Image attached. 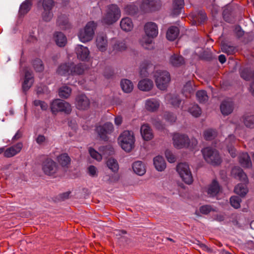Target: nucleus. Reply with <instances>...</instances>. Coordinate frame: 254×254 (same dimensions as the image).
Returning a JSON list of instances; mask_svg holds the SVG:
<instances>
[{
	"label": "nucleus",
	"mask_w": 254,
	"mask_h": 254,
	"mask_svg": "<svg viewBox=\"0 0 254 254\" xmlns=\"http://www.w3.org/2000/svg\"><path fill=\"white\" fill-rule=\"evenodd\" d=\"M165 116L166 119L171 123L175 122L176 120V117L172 114L167 113Z\"/></svg>",
	"instance_id": "61"
},
{
	"label": "nucleus",
	"mask_w": 254,
	"mask_h": 254,
	"mask_svg": "<svg viewBox=\"0 0 254 254\" xmlns=\"http://www.w3.org/2000/svg\"><path fill=\"white\" fill-rule=\"evenodd\" d=\"M57 161L62 167L68 168L70 164L71 159L67 153H64L57 156Z\"/></svg>",
	"instance_id": "20"
},
{
	"label": "nucleus",
	"mask_w": 254,
	"mask_h": 254,
	"mask_svg": "<svg viewBox=\"0 0 254 254\" xmlns=\"http://www.w3.org/2000/svg\"><path fill=\"white\" fill-rule=\"evenodd\" d=\"M71 68H72V63H64L58 67L57 71L61 75H71Z\"/></svg>",
	"instance_id": "22"
},
{
	"label": "nucleus",
	"mask_w": 254,
	"mask_h": 254,
	"mask_svg": "<svg viewBox=\"0 0 254 254\" xmlns=\"http://www.w3.org/2000/svg\"><path fill=\"white\" fill-rule=\"evenodd\" d=\"M140 10L143 12H149L159 10L162 5L160 0H138Z\"/></svg>",
	"instance_id": "9"
},
{
	"label": "nucleus",
	"mask_w": 254,
	"mask_h": 254,
	"mask_svg": "<svg viewBox=\"0 0 254 254\" xmlns=\"http://www.w3.org/2000/svg\"><path fill=\"white\" fill-rule=\"evenodd\" d=\"M114 129L112 123L107 122L103 125L97 126L95 130L100 138L104 140H107L108 139L107 135L111 134L113 131Z\"/></svg>",
	"instance_id": "12"
},
{
	"label": "nucleus",
	"mask_w": 254,
	"mask_h": 254,
	"mask_svg": "<svg viewBox=\"0 0 254 254\" xmlns=\"http://www.w3.org/2000/svg\"><path fill=\"white\" fill-rule=\"evenodd\" d=\"M140 133L144 140L148 141L153 137L152 129L148 124H144L140 128Z\"/></svg>",
	"instance_id": "19"
},
{
	"label": "nucleus",
	"mask_w": 254,
	"mask_h": 254,
	"mask_svg": "<svg viewBox=\"0 0 254 254\" xmlns=\"http://www.w3.org/2000/svg\"><path fill=\"white\" fill-rule=\"evenodd\" d=\"M217 132L216 130L212 129H208L205 130L203 133V136L206 140H211L213 139L217 135Z\"/></svg>",
	"instance_id": "45"
},
{
	"label": "nucleus",
	"mask_w": 254,
	"mask_h": 254,
	"mask_svg": "<svg viewBox=\"0 0 254 254\" xmlns=\"http://www.w3.org/2000/svg\"><path fill=\"white\" fill-rule=\"evenodd\" d=\"M239 162L242 167L250 168L252 166L250 157L247 153H242L239 157Z\"/></svg>",
	"instance_id": "28"
},
{
	"label": "nucleus",
	"mask_w": 254,
	"mask_h": 254,
	"mask_svg": "<svg viewBox=\"0 0 254 254\" xmlns=\"http://www.w3.org/2000/svg\"><path fill=\"white\" fill-rule=\"evenodd\" d=\"M221 51L228 55H233L236 51V48L226 43L221 45Z\"/></svg>",
	"instance_id": "43"
},
{
	"label": "nucleus",
	"mask_w": 254,
	"mask_h": 254,
	"mask_svg": "<svg viewBox=\"0 0 254 254\" xmlns=\"http://www.w3.org/2000/svg\"><path fill=\"white\" fill-rule=\"evenodd\" d=\"M54 39L57 45L59 47H64L66 44V38L62 32H56L54 34Z\"/></svg>",
	"instance_id": "30"
},
{
	"label": "nucleus",
	"mask_w": 254,
	"mask_h": 254,
	"mask_svg": "<svg viewBox=\"0 0 254 254\" xmlns=\"http://www.w3.org/2000/svg\"><path fill=\"white\" fill-rule=\"evenodd\" d=\"M57 24L59 26L63 29L68 28L70 26L68 18L64 15H60L58 17Z\"/></svg>",
	"instance_id": "40"
},
{
	"label": "nucleus",
	"mask_w": 254,
	"mask_h": 254,
	"mask_svg": "<svg viewBox=\"0 0 254 254\" xmlns=\"http://www.w3.org/2000/svg\"><path fill=\"white\" fill-rule=\"evenodd\" d=\"M234 110V104L232 101L225 100L220 105V110L224 116H227L232 113Z\"/></svg>",
	"instance_id": "18"
},
{
	"label": "nucleus",
	"mask_w": 254,
	"mask_h": 254,
	"mask_svg": "<svg viewBox=\"0 0 254 254\" xmlns=\"http://www.w3.org/2000/svg\"><path fill=\"white\" fill-rule=\"evenodd\" d=\"M120 17L119 7L116 4H112L107 6L101 19V23L103 25H110L117 21Z\"/></svg>",
	"instance_id": "1"
},
{
	"label": "nucleus",
	"mask_w": 254,
	"mask_h": 254,
	"mask_svg": "<svg viewBox=\"0 0 254 254\" xmlns=\"http://www.w3.org/2000/svg\"><path fill=\"white\" fill-rule=\"evenodd\" d=\"M196 96L198 101L200 103H204L208 99L207 93L204 90L198 91L196 92Z\"/></svg>",
	"instance_id": "47"
},
{
	"label": "nucleus",
	"mask_w": 254,
	"mask_h": 254,
	"mask_svg": "<svg viewBox=\"0 0 254 254\" xmlns=\"http://www.w3.org/2000/svg\"><path fill=\"white\" fill-rule=\"evenodd\" d=\"M165 154L168 162L170 163H174L176 161V158L175 156L173 154V153L171 152V151L167 150L165 151Z\"/></svg>",
	"instance_id": "57"
},
{
	"label": "nucleus",
	"mask_w": 254,
	"mask_h": 254,
	"mask_svg": "<svg viewBox=\"0 0 254 254\" xmlns=\"http://www.w3.org/2000/svg\"><path fill=\"white\" fill-rule=\"evenodd\" d=\"M153 164L156 169L158 171H162L166 167L165 161L161 156H157L154 158Z\"/></svg>",
	"instance_id": "25"
},
{
	"label": "nucleus",
	"mask_w": 254,
	"mask_h": 254,
	"mask_svg": "<svg viewBox=\"0 0 254 254\" xmlns=\"http://www.w3.org/2000/svg\"><path fill=\"white\" fill-rule=\"evenodd\" d=\"M234 191L239 195L244 196L248 192V190L245 184H240L235 187Z\"/></svg>",
	"instance_id": "41"
},
{
	"label": "nucleus",
	"mask_w": 254,
	"mask_h": 254,
	"mask_svg": "<svg viewBox=\"0 0 254 254\" xmlns=\"http://www.w3.org/2000/svg\"><path fill=\"white\" fill-rule=\"evenodd\" d=\"M153 86V82L148 79L141 80L138 84V88L142 91H149L152 88Z\"/></svg>",
	"instance_id": "32"
},
{
	"label": "nucleus",
	"mask_w": 254,
	"mask_h": 254,
	"mask_svg": "<svg viewBox=\"0 0 254 254\" xmlns=\"http://www.w3.org/2000/svg\"><path fill=\"white\" fill-rule=\"evenodd\" d=\"M75 106L78 110H87L90 106L89 99L84 94L78 95L75 98Z\"/></svg>",
	"instance_id": "13"
},
{
	"label": "nucleus",
	"mask_w": 254,
	"mask_h": 254,
	"mask_svg": "<svg viewBox=\"0 0 254 254\" xmlns=\"http://www.w3.org/2000/svg\"><path fill=\"white\" fill-rule=\"evenodd\" d=\"M119 140L123 149L126 152H130L134 147V136L133 132L124 131L119 136Z\"/></svg>",
	"instance_id": "6"
},
{
	"label": "nucleus",
	"mask_w": 254,
	"mask_h": 254,
	"mask_svg": "<svg viewBox=\"0 0 254 254\" xmlns=\"http://www.w3.org/2000/svg\"><path fill=\"white\" fill-rule=\"evenodd\" d=\"M177 171L183 181L188 184L193 182V178L189 166L186 163H179L177 166Z\"/></svg>",
	"instance_id": "10"
},
{
	"label": "nucleus",
	"mask_w": 254,
	"mask_h": 254,
	"mask_svg": "<svg viewBox=\"0 0 254 254\" xmlns=\"http://www.w3.org/2000/svg\"><path fill=\"white\" fill-rule=\"evenodd\" d=\"M184 5V0H173V9L172 14L173 16L179 15Z\"/></svg>",
	"instance_id": "27"
},
{
	"label": "nucleus",
	"mask_w": 254,
	"mask_h": 254,
	"mask_svg": "<svg viewBox=\"0 0 254 254\" xmlns=\"http://www.w3.org/2000/svg\"><path fill=\"white\" fill-rule=\"evenodd\" d=\"M75 52L77 58L81 61L87 60L89 55L88 49L81 45H78L75 48Z\"/></svg>",
	"instance_id": "15"
},
{
	"label": "nucleus",
	"mask_w": 254,
	"mask_h": 254,
	"mask_svg": "<svg viewBox=\"0 0 254 254\" xmlns=\"http://www.w3.org/2000/svg\"><path fill=\"white\" fill-rule=\"evenodd\" d=\"M144 30L147 37H144L141 40V43L145 48H148L147 46L152 43L150 38L156 37L158 34V28L157 24L153 22H147L144 26Z\"/></svg>",
	"instance_id": "3"
},
{
	"label": "nucleus",
	"mask_w": 254,
	"mask_h": 254,
	"mask_svg": "<svg viewBox=\"0 0 254 254\" xmlns=\"http://www.w3.org/2000/svg\"><path fill=\"white\" fill-rule=\"evenodd\" d=\"M193 23L194 24H200L204 22L207 16L205 12L203 11H199L192 15Z\"/></svg>",
	"instance_id": "26"
},
{
	"label": "nucleus",
	"mask_w": 254,
	"mask_h": 254,
	"mask_svg": "<svg viewBox=\"0 0 254 254\" xmlns=\"http://www.w3.org/2000/svg\"><path fill=\"white\" fill-rule=\"evenodd\" d=\"M204 160L208 163L213 166H217L222 162L220 155L215 149L207 147L201 150Z\"/></svg>",
	"instance_id": "4"
},
{
	"label": "nucleus",
	"mask_w": 254,
	"mask_h": 254,
	"mask_svg": "<svg viewBox=\"0 0 254 254\" xmlns=\"http://www.w3.org/2000/svg\"><path fill=\"white\" fill-rule=\"evenodd\" d=\"M189 112L194 117H197L201 113V111L199 106L196 104H194L189 108Z\"/></svg>",
	"instance_id": "49"
},
{
	"label": "nucleus",
	"mask_w": 254,
	"mask_h": 254,
	"mask_svg": "<svg viewBox=\"0 0 254 254\" xmlns=\"http://www.w3.org/2000/svg\"><path fill=\"white\" fill-rule=\"evenodd\" d=\"M71 92V88L66 86H64L60 88L59 95L61 98H67L70 95Z\"/></svg>",
	"instance_id": "44"
},
{
	"label": "nucleus",
	"mask_w": 254,
	"mask_h": 254,
	"mask_svg": "<svg viewBox=\"0 0 254 254\" xmlns=\"http://www.w3.org/2000/svg\"><path fill=\"white\" fill-rule=\"evenodd\" d=\"M121 86L122 90L126 93H130L133 88V85L132 82L127 79L121 80Z\"/></svg>",
	"instance_id": "39"
},
{
	"label": "nucleus",
	"mask_w": 254,
	"mask_h": 254,
	"mask_svg": "<svg viewBox=\"0 0 254 254\" xmlns=\"http://www.w3.org/2000/svg\"><path fill=\"white\" fill-rule=\"evenodd\" d=\"M199 210L202 214H207L212 210V208L210 205H205L201 206Z\"/></svg>",
	"instance_id": "56"
},
{
	"label": "nucleus",
	"mask_w": 254,
	"mask_h": 254,
	"mask_svg": "<svg viewBox=\"0 0 254 254\" xmlns=\"http://www.w3.org/2000/svg\"><path fill=\"white\" fill-rule=\"evenodd\" d=\"M231 205L235 208H239L240 207L241 198L237 196H232L230 199Z\"/></svg>",
	"instance_id": "50"
},
{
	"label": "nucleus",
	"mask_w": 254,
	"mask_h": 254,
	"mask_svg": "<svg viewBox=\"0 0 254 254\" xmlns=\"http://www.w3.org/2000/svg\"><path fill=\"white\" fill-rule=\"evenodd\" d=\"M235 140V136L233 135H230L228 138L225 139V143L226 144L230 143L231 145L233 144Z\"/></svg>",
	"instance_id": "63"
},
{
	"label": "nucleus",
	"mask_w": 254,
	"mask_h": 254,
	"mask_svg": "<svg viewBox=\"0 0 254 254\" xmlns=\"http://www.w3.org/2000/svg\"><path fill=\"white\" fill-rule=\"evenodd\" d=\"M154 77L157 87L162 90L166 89L171 80L170 73L164 70H156Z\"/></svg>",
	"instance_id": "5"
},
{
	"label": "nucleus",
	"mask_w": 254,
	"mask_h": 254,
	"mask_svg": "<svg viewBox=\"0 0 254 254\" xmlns=\"http://www.w3.org/2000/svg\"><path fill=\"white\" fill-rule=\"evenodd\" d=\"M166 100L168 103L172 105L175 108L179 107L182 102L179 97L176 95H167Z\"/></svg>",
	"instance_id": "35"
},
{
	"label": "nucleus",
	"mask_w": 254,
	"mask_h": 254,
	"mask_svg": "<svg viewBox=\"0 0 254 254\" xmlns=\"http://www.w3.org/2000/svg\"><path fill=\"white\" fill-rule=\"evenodd\" d=\"M59 167L56 162L50 158H46L42 163V170L48 176H54L58 171Z\"/></svg>",
	"instance_id": "11"
},
{
	"label": "nucleus",
	"mask_w": 254,
	"mask_h": 254,
	"mask_svg": "<svg viewBox=\"0 0 254 254\" xmlns=\"http://www.w3.org/2000/svg\"><path fill=\"white\" fill-rule=\"evenodd\" d=\"M126 48V44L124 41L118 42L114 45V49L118 51H123Z\"/></svg>",
	"instance_id": "58"
},
{
	"label": "nucleus",
	"mask_w": 254,
	"mask_h": 254,
	"mask_svg": "<svg viewBox=\"0 0 254 254\" xmlns=\"http://www.w3.org/2000/svg\"><path fill=\"white\" fill-rule=\"evenodd\" d=\"M160 106L159 100L154 98H151L146 100L145 108L151 112L156 111Z\"/></svg>",
	"instance_id": "23"
},
{
	"label": "nucleus",
	"mask_w": 254,
	"mask_h": 254,
	"mask_svg": "<svg viewBox=\"0 0 254 254\" xmlns=\"http://www.w3.org/2000/svg\"><path fill=\"white\" fill-rule=\"evenodd\" d=\"M125 10L128 14L133 15L137 12L138 8L134 4H129L125 7Z\"/></svg>",
	"instance_id": "53"
},
{
	"label": "nucleus",
	"mask_w": 254,
	"mask_h": 254,
	"mask_svg": "<svg viewBox=\"0 0 254 254\" xmlns=\"http://www.w3.org/2000/svg\"><path fill=\"white\" fill-rule=\"evenodd\" d=\"M170 63L175 66H179L184 63V58L182 56L174 55L170 59Z\"/></svg>",
	"instance_id": "42"
},
{
	"label": "nucleus",
	"mask_w": 254,
	"mask_h": 254,
	"mask_svg": "<svg viewBox=\"0 0 254 254\" xmlns=\"http://www.w3.org/2000/svg\"><path fill=\"white\" fill-rule=\"evenodd\" d=\"M220 187L218 182L213 180L208 189L207 193L210 196H214L217 194L220 191Z\"/></svg>",
	"instance_id": "34"
},
{
	"label": "nucleus",
	"mask_w": 254,
	"mask_h": 254,
	"mask_svg": "<svg viewBox=\"0 0 254 254\" xmlns=\"http://www.w3.org/2000/svg\"><path fill=\"white\" fill-rule=\"evenodd\" d=\"M152 67V64L149 61H143L140 65V74L142 77L147 76L148 69Z\"/></svg>",
	"instance_id": "36"
},
{
	"label": "nucleus",
	"mask_w": 254,
	"mask_h": 254,
	"mask_svg": "<svg viewBox=\"0 0 254 254\" xmlns=\"http://www.w3.org/2000/svg\"><path fill=\"white\" fill-rule=\"evenodd\" d=\"M96 44L98 49L101 52L106 50L108 45V42L106 35L104 33L98 34Z\"/></svg>",
	"instance_id": "14"
},
{
	"label": "nucleus",
	"mask_w": 254,
	"mask_h": 254,
	"mask_svg": "<svg viewBox=\"0 0 254 254\" xmlns=\"http://www.w3.org/2000/svg\"><path fill=\"white\" fill-rule=\"evenodd\" d=\"M33 66L37 72H41L44 70V65L42 61L39 59H36L33 62Z\"/></svg>",
	"instance_id": "48"
},
{
	"label": "nucleus",
	"mask_w": 254,
	"mask_h": 254,
	"mask_svg": "<svg viewBox=\"0 0 254 254\" xmlns=\"http://www.w3.org/2000/svg\"><path fill=\"white\" fill-rule=\"evenodd\" d=\"M173 141L174 146L178 149L184 147L193 149L197 144V141L195 138H192L190 139L188 136L179 133L174 134Z\"/></svg>",
	"instance_id": "2"
},
{
	"label": "nucleus",
	"mask_w": 254,
	"mask_h": 254,
	"mask_svg": "<svg viewBox=\"0 0 254 254\" xmlns=\"http://www.w3.org/2000/svg\"><path fill=\"white\" fill-rule=\"evenodd\" d=\"M33 81L34 79L32 73L29 71H26L24 81L22 85L23 92H26L30 88L33 83Z\"/></svg>",
	"instance_id": "17"
},
{
	"label": "nucleus",
	"mask_w": 254,
	"mask_h": 254,
	"mask_svg": "<svg viewBox=\"0 0 254 254\" xmlns=\"http://www.w3.org/2000/svg\"><path fill=\"white\" fill-rule=\"evenodd\" d=\"M127 233V232L125 230H115L114 231V234L117 236H122L123 235H125Z\"/></svg>",
	"instance_id": "64"
},
{
	"label": "nucleus",
	"mask_w": 254,
	"mask_h": 254,
	"mask_svg": "<svg viewBox=\"0 0 254 254\" xmlns=\"http://www.w3.org/2000/svg\"><path fill=\"white\" fill-rule=\"evenodd\" d=\"M106 164L108 167L113 172H116L118 171L119 165L116 160L110 158L107 160Z\"/></svg>",
	"instance_id": "46"
},
{
	"label": "nucleus",
	"mask_w": 254,
	"mask_h": 254,
	"mask_svg": "<svg viewBox=\"0 0 254 254\" xmlns=\"http://www.w3.org/2000/svg\"><path fill=\"white\" fill-rule=\"evenodd\" d=\"M232 174L235 178H238L240 181L244 182L245 183H247L248 182L247 175L239 167L236 166L234 167L232 170Z\"/></svg>",
	"instance_id": "21"
},
{
	"label": "nucleus",
	"mask_w": 254,
	"mask_h": 254,
	"mask_svg": "<svg viewBox=\"0 0 254 254\" xmlns=\"http://www.w3.org/2000/svg\"><path fill=\"white\" fill-rule=\"evenodd\" d=\"M89 152L91 156L93 158L96 159L97 161H100L102 160L101 155L100 153H99L97 151H96L95 150H94L93 148H89Z\"/></svg>",
	"instance_id": "54"
},
{
	"label": "nucleus",
	"mask_w": 254,
	"mask_h": 254,
	"mask_svg": "<svg viewBox=\"0 0 254 254\" xmlns=\"http://www.w3.org/2000/svg\"><path fill=\"white\" fill-rule=\"evenodd\" d=\"M71 68V75H72L82 74L85 70L84 65L82 64H75L72 63V68Z\"/></svg>",
	"instance_id": "38"
},
{
	"label": "nucleus",
	"mask_w": 254,
	"mask_h": 254,
	"mask_svg": "<svg viewBox=\"0 0 254 254\" xmlns=\"http://www.w3.org/2000/svg\"><path fill=\"white\" fill-rule=\"evenodd\" d=\"M54 6L53 0H43L42 7L44 10H52Z\"/></svg>",
	"instance_id": "51"
},
{
	"label": "nucleus",
	"mask_w": 254,
	"mask_h": 254,
	"mask_svg": "<svg viewBox=\"0 0 254 254\" xmlns=\"http://www.w3.org/2000/svg\"><path fill=\"white\" fill-rule=\"evenodd\" d=\"M193 86V82L190 81L187 82L184 86L182 89V93L187 98L190 97L194 93L195 89Z\"/></svg>",
	"instance_id": "24"
},
{
	"label": "nucleus",
	"mask_w": 254,
	"mask_h": 254,
	"mask_svg": "<svg viewBox=\"0 0 254 254\" xmlns=\"http://www.w3.org/2000/svg\"><path fill=\"white\" fill-rule=\"evenodd\" d=\"M43 19L45 21H50L53 17L52 10H44L42 13Z\"/></svg>",
	"instance_id": "52"
},
{
	"label": "nucleus",
	"mask_w": 254,
	"mask_h": 254,
	"mask_svg": "<svg viewBox=\"0 0 254 254\" xmlns=\"http://www.w3.org/2000/svg\"><path fill=\"white\" fill-rule=\"evenodd\" d=\"M50 109L52 114L55 115L59 112L69 114L72 110L71 106L68 102L60 99L54 100L51 103Z\"/></svg>",
	"instance_id": "7"
},
{
	"label": "nucleus",
	"mask_w": 254,
	"mask_h": 254,
	"mask_svg": "<svg viewBox=\"0 0 254 254\" xmlns=\"http://www.w3.org/2000/svg\"><path fill=\"white\" fill-rule=\"evenodd\" d=\"M32 6L31 0H25L20 6L19 13L20 15L26 14L31 9Z\"/></svg>",
	"instance_id": "37"
},
{
	"label": "nucleus",
	"mask_w": 254,
	"mask_h": 254,
	"mask_svg": "<svg viewBox=\"0 0 254 254\" xmlns=\"http://www.w3.org/2000/svg\"><path fill=\"white\" fill-rule=\"evenodd\" d=\"M120 26L125 31H129L132 30L133 25L132 20L128 17L123 18L120 22Z\"/></svg>",
	"instance_id": "31"
},
{
	"label": "nucleus",
	"mask_w": 254,
	"mask_h": 254,
	"mask_svg": "<svg viewBox=\"0 0 254 254\" xmlns=\"http://www.w3.org/2000/svg\"><path fill=\"white\" fill-rule=\"evenodd\" d=\"M244 122L246 127H253L254 126V117L252 116L245 117L244 119Z\"/></svg>",
	"instance_id": "55"
},
{
	"label": "nucleus",
	"mask_w": 254,
	"mask_h": 254,
	"mask_svg": "<svg viewBox=\"0 0 254 254\" xmlns=\"http://www.w3.org/2000/svg\"><path fill=\"white\" fill-rule=\"evenodd\" d=\"M223 17L224 19L228 22H231V18L230 17V10L228 8H225L223 11Z\"/></svg>",
	"instance_id": "60"
},
{
	"label": "nucleus",
	"mask_w": 254,
	"mask_h": 254,
	"mask_svg": "<svg viewBox=\"0 0 254 254\" xmlns=\"http://www.w3.org/2000/svg\"><path fill=\"white\" fill-rule=\"evenodd\" d=\"M152 123L156 128H157L159 129H161L163 128V125L159 121H158L156 120H152Z\"/></svg>",
	"instance_id": "62"
},
{
	"label": "nucleus",
	"mask_w": 254,
	"mask_h": 254,
	"mask_svg": "<svg viewBox=\"0 0 254 254\" xmlns=\"http://www.w3.org/2000/svg\"><path fill=\"white\" fill-rule=\"evenodd\" d=\"M88 173L91 177H96L97 176V168L93 166H90L88 168Z\"/></svg>",
	"instance_id": "59"
},
{
	"label": "nucleus",
	"mask_w": 254,
	"mask_h": 254,
	"mask_svg": "<svg viewBox=\"0 0 254 254\" xmlns=\"http://www.w3.org/2000/svg\"><path fill=\"white\" fill-rule=\"evenodd\" d=\"M132 169L135 173L142 176L146 172V169L144 164L141 161H136L132 164Z\"/></svg>",
	"instance_id": "29"
},
{
	"label": "nucleus",
	"mask_w": 254,
	"mask_h": 254,
	"mask_svg": "<svg viewBox=\"0 0 254 254\" xmlns=\"http://www.w3.org/2000/svg\"><path fill=\"white\" fill-rule=\"evenodd\" d=\"M96 24L94 21L87 23L84 28L81 30L78 33L80 41L83 43L90 41L93 38L94 34V30Z\"/></svg>",
	"instance_id": "8"
},
{
	"label": "nucleus",
	"mask_w": 254,
	"mask_h": 254,
	"mask_svg": "<svg viewBox=\"0 0 254 254\" xmlns=\"http://www.w3.org/2000/svg\"><path fill=\"white\" fill-rule=\"evenodd\" d=\"M22 147V143L19 142L6 149L4 152V156L7 158L13 157L20 152Z\"/></svg>",
	"instance_id": "16"
},
{
	"label": "nucleus",
	"mask_w": 254,
	"mask_h": 254,
	"mask_svg": "<svg viewBox=\"0 0 254 254\" xmlns=\"http://www.w3.org/2000/svg\"><path fill=\"white\" fill-rule=\"evenodd\" d=\"M179 34V28L176 26H171L167 32L166 37L170 41H174L177 38Z\"/></svg>",
	"instance_id": "33"
}]
</instances>
